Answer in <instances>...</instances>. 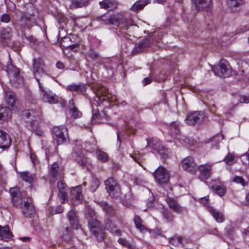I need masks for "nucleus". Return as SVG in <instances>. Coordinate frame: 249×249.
Instances as JSON below:
<instances>
[{"label":"nucleus","instance_id":"nucleus-1","mask_svg":"<svg viewBox=\"0 0 249 249\" xmlns=\"http://www.w3.org/2000/svg\"><path fill=\"white\" fill-rule=\"evenodd\" d=\"M13 204L19 206L23 215L26 217H31L35 213V209L31 198L27 196L24 192H21L18 188L10 189Z\"/></svg>","mask_w":249,"mask_h":249},{"label":"nucleus","instance_id":"nucleus-30","mask_svg":"<svg viewBox=\"0 0 249 249\" xmlns=\"http://www.w3.org/2000/svg\"><path fill=\"white\" fill-rule=\"evenodd\" d=\"M223 160L226 164L231 166L237 162V157L234 154L229 152Z\"/></svg>","mask_w":249,"mask_h":249},{"label":"nucleus","instance_id":"nucleus-48","mask_svg":"<svg viewBox=\"0 0 249 249\" xmlns=\"http://www.w3.org/2000/svg\"><path fill=\"white\" fill-rule=\"evenodd\" d=\"M87 55L92 60H97L100 58L99 54L92 50H89L87 53Z\"/></svg>","mask_w":249,"mask_h":249},{"label":"nucleus","instance_id":"nucleus-22","mask_svg":"<svg viewBox=\"0 0 249 249\" xmlns=\"http://www.w3.org/2000/svg\"><path fill=\"white\" fill-rule=\"evenodd\" d=\"M25 115L27 118L32 117V121H31L30 124L32 126H33V124L35 122H37L42 115V112L40 108H37L36 110L31 109L26 111Z\"/></svg>","mask_w":249,"mask_h":249},{"label":"nucleus","instance_id":"nucleus-3","mask_svg":"<svg viewBox=\"0 0 249 249\" xmlns=\"http://www.w3.org/2000/svg\"><path fill=\"white\" fill-rule=\"evenodd\" d=\"M36 11L34 6L30 4L28 5L25 16L21 17L18 24L21 27L30 28L36 24L35 13Z\"/></svg>","mask_w":249,"mask_h":249},{"label":"nucleus","instance_id":"nucleus-44","mask_svg":"<svg viewBox=\"0 0 249 249\" xmlns=\"http://www.w3.org/2000/svg\"><path fill=\"white\" fill-rule=\"evenodd\" d=\"M244 0H228V4L232 10L243 4Z\"/></svg>","mask_w":249,"mask_h":249},{"label":"nucleus","instance_id":"nucleus-32","mask_svg":"<svg viewBox=\"0 0 249 249\" xmlns=\"http://www.w3.org/2000/svg\"><path fill=\"white\" fill-rule=\"evenodd\" d=\"M69 108L71 115L74 119L81 117L82 113L74 106V101L72 99L70 100L69 101Z\"/></svg>","mask_w":249,"mask_h":249},{"label":"nucleus","instance_id":"nucleus-9","mask_svg":"<svg viewBox=\"0 0 249 249\" xmlns=\"http://www.w3.org/2000/svg\"><path fill=\"white\" fill-rule=\"evenodd\" d=\"M156 181L160 184L167 183L170 178L167 170L162 166H159L153 173Z\"/></svg>","mask_w":249,"mask_h":249},{"label":"nucleus","instance_id":"nucleus-50","mask_svg":"<svg viewBox=\"0 0 249 249\" xmlns=\"http://www.w3.org/2000/svg\"><path fill=\"white\" fill-rule=\"evenodd\" d=\"M57 22L60 25V28H64L66 24V19L63 15H61L57 18Z\"/></svg>","mask_w":249,"mask_h":249},{"label":"nucleus","instance_id":"nucleus-11","mask_svg":"<svg viewBox=\"0 0 249 249\" xmlns=\"http://www.w3.org/2000/svg\"><path fill=\"white\" fill-rule=\"evenodd\" d=\"M74 150V152L72 153V157L78 163L88 170L90 169L91 168V165L89 159L85 157L81 151H79V148L75 147Z\"/></svg>","mask_w":249,"mask_h":249},{"label":"nucleus","instance_id":"nucleus-21","mask_svg":"<svg viewBox=\"0 0 249 249\" xmlns=\"http://www.w3.org/2000/svg\"><path fill=\"white\" fill-rule=\"evenodd\" d=\"M213 191L220 196H224L227 192V188L224 183L218 180L212 186Z\"/></svg>","mask_w":249,"mask_h":249},{"label":"nucleus","instance_id":"nucleus-56","mask_svg":"<svg viewBox=\"0 0 249 249\" xmlns=\"http://www.w3.org/2000/svg\"><path fill=\"white\" fill-rule=\"evenodd\" d=\"M242 160L245 164H249V153H247L242 156Z\"/></svg>","mask_w":249,"mask_h":249},{"label":"nucleus","instance_id":"nucleus-16","mask_svg":"<svg viewBox=\"0 0 249 249\" xmlns=\"http://www.w3.org/2000/svg\"><path fill=\"white\" fill-rule=\"evenodd\" d=\"M70 197L71 203L73 205H77L82 202L83 196L81 194V186L80 185L71 189Z\"/></svg>","mask_w":249,"mask_h":249},{"label":"nucleus","instance_id":"nucleus-25","mask_svg":"<svg viewBox=\"0 0 249 249\" xmlns=\"http://www.w3.org/2000/svg\"><path fill=\"white\" fill-rule=\"evenodd\" d=\"M12 234L8 226L2 227L0 225V240L8 241L11 239Z\"/></svg>","mask_w":249,"mask_h":249},{"label":"nucleus","instance_id":"nucleus-37","mask_svg":"<svg viewBox=\"0 0 249 249\" xmlns=\"http://www.w3.org/2000/svg\"><path fill=\"white\" fill-rule=\"evenodd\" d=\"M103 210L109 216L113 215L115 214L114 209L106 202H101L99 203Z\"/></svg>","mask_w":249,"mask_h":249},{"label":"nucleus","instance_id":"nucleus-58","mask_svg":"<svg viewBox=\"0 0 249 249\" xmlns=\"http://www.w3.org/2000/svg\"><path fill=\"white\" fill-rule=\"evenodd\" d=\"M109 9H115L117 6V3L115 0H109Z\"/></svg>","mask_w":249,"mask_h":249},{"label":"nucleus","instance_id":"nucleus-57","mask_svg":"<svg viewBox=\"0 0 249 249\" xmlns=\"http://www.w3.org/2000/svg\"><path fill=\"white\" fill-rule=\"evenodd\" d=\"M0 20L2 22L7 23L10 21V18L8 15L4 14L1 16Z\"/></svg>","mask_w":249,"mask_h":249},{"label":"nucleus","instance_id":"nucleus-43","mask_svg":"<svg viewBox=\"0 0 249 249\" xmlns=\"http://www.w3.org/2000/svg\"><path fill=\"white\" fill-rule=\"evenodd\" d=\"M162 216L167 222L172 221L174 219L172 213L168 209H163L162 211Z\"/></svg>","mask_w":249,"mask_h":249},{"label":"nucleus","instance_id":"nucleus-52","mask_svg":"<svg viewBox=\"0 0 249 249\" xmlns=\"http://www.w3.org/2000/svg\"><path fill=\"white\" fill-rule=\"evenodd\" d=\"M11 31V29L8 28L2 30L1 32V36L3 39L8 38L10 36V34Z\"/></svg>","mask_w":249,"mask_h":249},{"label":"nucleus","instance_id":"nucleus-14","mask_svg":"<svg viewBox=\"0 0 249 249\" xmlns=\"http://www.w3.org/2000/svg\"><path fill=\"white\" fill-rule=\"evenodd\" d=\"M204 114L201 111H195L189 113L185 119L186 123L190 125L199 124L204 120Z\"/></svg>","mask_w":249,"mask_h":249},{"label":"nucleus","instance_id":"nucleus-49","mask_svg":"<svg viewBox=\"0 0 249 249\" xmlns=\"http://www.w3.org/2000/svg\"><path fill=\"white\" fill-rule=\"evenodd\" d=\"M170 128L173 133L177 134L179 132L178 124L176 122H172L170 124Z\"/></svg>","mask_w":249,"mask_h":249},{"label":"nucleus","instance_id":"nucleus-26","mask_svg":"<svg viewBox=\"0 0 249 249\" xmlns=\"http://www.w3.org/2000/svg\"><path fill=\"white\" fill-rule=\"evenodd\" d=\"M12 110L9 107L0 106V121H7L12 116Z\"/></svg>","mask_w":249,"mask_h":249},{"label":"nucleus","instance_id":"nucleus-46","mask_svg":"<svg viewBox=\"0 0 249 249\" xmlns=\"http://www.w3.org/2000/svg\"><path fill=\"white\" fill-rule=\"evenodd\" d=\"M100 185V181L97 178H93L92 179V184L90 187L91 191L94 192L98 188Z\"/></svg>","mask_w":249,"mask_h":249},{"label":"nucleus","instance_id":"nucleus-36","mask_svg":"<svg viewBox=\"0 0 249 249\" xmlns=\"http://www.w3.org/2000/svg\"><path fill=\"white\" fill-rule=\"evenodd\" d=\"M224 139V135L222 134H218L213 137L212 139V146L215 149L218 148L219 146V142Z\"/></svg>","mask_w":249,"mask_h":249},{"label":"nucleus","instance_id":"nucleus-60","mask_svg":"<svg viewBox=\"0 0 249 249\" xmlns=\"http://www.w3.org/2000/svg\"><path fill=\"white\" fill-rule=\"evenodd\" d=\"M131 157L136 162H138V163H140L141 160V158L139 157V155H135Z\"/></svg>","mask_w":249,"mask_h":249},{"label":"nucleus","instance_id":"nucleus-39","mask_svg":"<svg viewBox=\"0 0 249 249\" xmlns=\"http://www.w3.org/2000/svg\"><path fill=\"white\" fill-rule=\"evenodd\" d=\"M15 95L14 93L10 91L6 93L5 101L7 104L11 107H13L15 103Z\"/></svg>","mask_w":249,"mask_h":249},{"label":"nucleus","instance_id":"nucleus-42","mask_svg":"<svg viewBox=\"0 0 249 249\" xmlns=\"http://www.w3.org/2000/svg\"><path fill=\"white\" fill-rule=\"evenodd\" d=\"M59 168L58 164L55 162L51 165L50 173L51 177L53 178V181L55 180L56 178L57 177Z\"/></svg>","mask_w":249,"mask_h":249},{"label":"nucleus","instance_id":"nucleus-59","mask_svg":"<svg viewBox=\"0 0 249 249\" xmlns=\"http://www.w3.org/2000/svg\"><path fill=\"white\" fill-rule=\"evenodd\" d=\"M56 67L59 69H63L64 68L63 63L60 61H58L56 63Z\"/></svg>","mask_w":249,"mask_h":249},{"label":"nucleus","instance_id":"nucleus-6","mask_svg":"<svg viewBox=\"0 0 249 249\" xmlns=\"http://www.w3.org/2000/svg\"><path fill=\"white\" fill-rule=\"evenodd\" d=\"M212 70L215 75L223 78L230 76L231 73L230 66L226 60H221L218 64L212 66Z\"/></svg>","mask_w":249,"mask_h":249},{"label":"nucleus","instance_id":"nucleus-62","mask_svg":"<svg viewBox=\"0 0 249 249\" xmlns=\"http://www.w3.org/2000/svg\"><path fill=\"white\" fill-rule=\"evenodd\" d=\"M30 159L34 164H36V156L34 154H31Z\"/></svg>","mask_w":249,"mask_h":249},{"label":"nucleus","instance_id":"nucleus-4","mask_svg":"<svg viewBox=\"0 0 249 249\" xmlns=\"http://www.w3.org/2000/svg\"><path fill=\"white\" fill-rule=\"evenodd\" d=\"M88 219L90 232L98 241H102L104 239V232L99 227V222L95 217L93 212H91V215L88 217Z\"/></svg>","mask_w":249,"mask_h":249},{"label":"nucleus","instance_id":"nucleus-18","mask_svg":"<svg viewBox=\"0 0 249 249\" xmlns=\"http://www.w3.org/2000/svg\"><path fill=\"white\" fill-rule=\"evenodd\" d=\"M148 145L155 152L160 155H163L166 152L164 147L161 144L159 140L157 139H152L147 142Z\"/></svg>","mask_w":249,"mask_h":249},{"label":"nucleus","instance_id":"nucleus-61","mask_svg":"<svg viewBox=\"0 0 249 249\" xmlns=\"http://www.w3.org/2000/svg\"><path fill=\"white\" fill-rule=\"evenodd\" d=\"M152 82V79L149 78H145L143 80V85H146L151 83Z\"/></svg>","mask_w":249,"mask_h":249},{"label":"nucleus","instance_id":"nucleus-20","mask_svg":"<svg viewBox=\"0 0 249 249\" xmlns=\"http://www.w3.org/2000/svg\"><path fill=\"white\" fill-rule=\"evenodd\" d=\"M194 3L193 8L196 11L205 10L210 6L212 0H192Z\"/></svg>","mask_w":249,"mask_h":249},{"label":"nucleus","instance_id":"nucleus-15","mask_svg":"<svg viewBox=\"0 0 249 249\" xmlns=\"http://www.w3.org/2000/svg\"><path fill=\"white\" fill-rule=\"evenodd\" d=\"M182 168L192 174H195L196 170V164L193 158L191 157H187L181 162Z\"/></svg>","mask_w":249,"mask_h":249},{"label":"nucleus","instance_id":"nucleus-40","mask_svg":"<svg viewBox=\"0 0 249 249\" xmlns=\"http://www.w3.org/2000/svg\"><path fill=\"white\" fill-rule=\"evenodd\" d=\"M89 4L88 0H73L71 2V7L72 8L82 7Z\"/></svg>","mask_w":249,"mask_h":249},{"label":"nucleus","instance_id":"nucleus-45","mask_svg":"<svg viewBox=\"0 0 249 249\" xmlns=\"http://www.w3.org/2000/svg\"><path fill=\"white\" fill-rule=\"evenodd\" d=\"M71 230L69 227H66L64 232L62 235V238L64 241L68 242L71 240Z\"/></svg>","mask_w":249,"mask_h":249},{"label":"nucleus","instance_id":"nucleus-64","mask_svg":"<svg viewBox=\"0 0 249 249\" xmlns=\"http://www.w3.org/2000/svg\"><path fill=\"white\" fill-rule=\"evenodd\" d=\"M30 238L28 237H24L20 238V240L23 242H25L30 240Z\"/></svg>","mask_w":249,"mask_h":249},{"label":"nucleus","instance_id":"nucleus-19","mask_svg":"<svg viewBox=\"0 0 249 249\" xmlns=\"http://www.w3.org/2000/svg\"><path fill=\"white\" fill-rule=\"evenodd\" d=\"M66 89L71 92H75L84 94L87 90V86L84 83H79L78 84L73 83L68 85Z\"/></svg>","mask_w":249,"mask_h":249},{"label":"nucleus","instance_id":"nucleus-54","mask_svg":"<svg viewBox=\"0 0 249 249\" xmlns=\"http://www.w3.org/2000/svg\"><path fill=\"white\" fill-rule=\"evenodd\" d=\"M118 242L120 244L128 248H130L131 247V245L125 239L120 238L118 239Z\"/></svg>","mask_w":249,"mask_h":249},{"label":"nucleus","instance_id":"nucleus-27","mask_svg":"<svg viewBox=\"0 0 249 249\" xmlns=\"http://www.w3.org/2000/svg\"><path fill=\"white\" fill-rule=\"evenodd\" d=\"M209 212L218 223H222L224 221L225 217L223 213L219 211H217L213 208H210L208 209Z\"/></svg>","mask_w":249,"mask_h":249},{"label":"nucleus","instance_id":"nucleus-8","mask_svg":"<svg viewBox=\"0 0 249 249\" xmlns=\"http://www.w3.org/2000/svg\"><path fill=\"white\" fill-rule=\"evenodd\" d=\"M39 89L41 91L40 94L42 100L49 104H55L58 101V97L54 93L50 90H46L40 84L38 79L36 78Z\"/></svg>","mask_w":249,"mask_h":249},{"label":"nucleus","instance_id":"nucleus-63","mask_svg":"<svg viewBox=\"0 0 249 249\" xmlns=\"http://www.w3.org/2000/svg\"><path fill=\"white\" fill-rule=\"evenodd\" d=\"M245 204L246 205H249V193L246 196Z\"/></svg>","mask_w":249,"mask_h":249},{"label":"nucleus","instance_id":"nucleus-23","mask_svg":"<svg viewBox=\"0 0 249 249\" xmlns=\"http://www.w3.org/2000/svg\"><path fill=\"white\" fill-rule=\"evenodd\" d=\"M11 143V140L9 135L0 129V148H7L10 146Z\"/></svg>","mask_w":249,"mask_h":249},{"label":"nucleus","instance_id":"nucleus-10","mask_svg":"<svg viewBox=\"0 0 249 249\" xmlns=\"http://www.w3.org/2000/svg\"><path fill=\"white\" fill-rule=\"evenodd\" d=\"M53 134V137L56 140L58 144L66 142L68 138L67 129L64 126L54 127Z\"/></svg>","mask_w":249,"mask_h":249},{"label":"nucleus","instance_id":"nucleus-51","mask_svg":"<svg viewBox=\"0 0 249 249\" xmlns=\"http://www.w3.org/2000/svg\"><path fill=\"white\" fill-rule=\"evenodd\" d=\"M182 238L181 237H174L170 240V243L173 245L178 246L181 244Z\"/></svg>","mask_w":249,"mask_h":249},{"label":"nucleus","instance_id":"nucleus-53","mask_svg":"<svg viewBox=\"0 0 249 249\" xmlns=\"http://www.w3.org/2000/svg\"><path fill=\"white\" fill-rule=\"evenodd\" d=\"M199 201L204 206L208 207L209 209L211 208L209 199L208 196H205L204 197L201 198L199 199Z\"/></svg>","mask_w":249,"mask_h":249},{"label":"nucleus","instance_id":"nucleus-31","mask_svg":"<svg viewBox=\"0 0 249 249\" xmlns=\"http://www.w3.org/2000/svg\"><path fill=\"white\" fill-rule=\"evenodd\" d=\"M106 228L110 232L116 235L120 236L121 234V231L118 229L109 220H108L106 223Z\"/></svg>","mask_w":249,"mask_h":249},{"label":"nucleus","instance_id":"nucleus-13","mask_svg":"<svg viewBox=\"0 0 249 249\" xmlns=\"http://www.w3.org/2000/svg\"><path fill=\"white\" fill-rule=\"evenodd\" d=\"M32 71L36 79H38L37 74L41 75L46 73V66L43 61L39 57L33 59Z\"/></svg>","mask_w":249,"mask_h":249},{"label":"nucleus","instance_id":"nucleus-38","mask_svg":"<svg viewBox=\"0 0 249 249\" xmlns=\"http://www.w3.org/2000/svg\"><path fill=\"white\" fill-rule=\"evenodd\" d=\"M19 175L21 178L24 181L32 183L34 181L35 176L30 174L28 172H20Z\"/></svg>","mask_w":249,"mask_h":249},{"label":"nucleus","instance_id":"nucleus-55","mask_svg":"<svg viewBox=\"0 0 249 249\" xmlns=\"http://www.w3.org/2000/svg\"><path fill=\"white\" fill-rule=\"evenodd\" d=\"M109 0H104L99 2V4L102 8L109 9Z\"/></svg>","mask_w":249,"mask_h":249},{"label":"nucleus","instance_id":"nucleus-29","mask_svg":"<svg viewBox=\"0 0 249 249\" xmlns=\"http://www.w3.org/2000/svg\"><path fill=\"white\" fill-rule=\"evenodd\" d=\"M96 141L95 138L91 137L85 143V149L89 152H92L94 150H96Z\"/></svg>","mask_w":249,"mask_h":249},{"label":"nucleus","instance_id":"nucleus-47","mask_svg":"<svg viewBox=\"0 0 249 249\" xmlns=\"http://www.w3.org/2000/svg\"><path fill=\"white\" fill-rule=\"evenodd\" d=\"M232 181L236 183L241 184L243 187L248 184V182L245 181L244 178L240 176H235L232 179Z\"/></svg>","mask_w":249,"mask_h":249},{"label":"nucleus","instance_id":"nucleus-24","mask_svg":"<svg viewBox=\"0 0 249 249\" xmlns=\"http://www.w3.org/2000/svg\"><path fill=\"white\" fill-rule=\"evenodd\" d=\"M166 201L169 206V207L175 212L181 213L183 212V208L180 206L175 199L167 197L166 199Z\"/></svg>","mask_w":249,"mask_h":249},{"label":"nucleus","instance_id":"nucleus-7","mask_svg":"<svg viewBox=\"0 0 249 249\" xmlns=\"http://www.w3.org/2000/svg\"><path fill=\"white\" fill-rule=\"evenodd\" d=\"M109 195L115 198L120 197L121 191L117 181L113 178H109L105 182Z\"/></svg>","mask_w":249,"mask_h":249},{"label":"nucleus","instance_id":"nucleus-33","mask_svg":"<svg viewBox=\"0 0 249 249\" xmlns=\"http://www.w3.org/2000/svg\"><path fill=\"white\" fill-rule=\"evenodd\" d=\"M57 187L59 191L58 196L63 200V203L66 198L65 185L60 180L58 182Z\"/></svg>","mask_w":249,"mask_h":249},{"label":"nucleus","instance_id":"nucleus-17","mask_svg":"<svg viewBox=\"0 0 249 249\" xmlns=\"http://www.w3.org/2000/svg\"><path fill=\"white\" fill-rule=\"evenodd\" d=\"M8 74L11 81L18 82V84L23 83L22 78L20 76L19 70L16 67L11 66L8 68Z\"/></svg>","mask_w":249,"mask_h":249},{"label":"nucleus","instance_id":"nucleus-12","mask_svg":"<svg viewBox=\"0 0 249 249\" xmlns=\"http://www.w3.org/2000/svg\"><path fill=\"white\" fill-rule=\"evenodd\" d=\"M213 163H205L201 164L196 167L198 171L199 178L201 180H205L208 179L213 173Z\"/></svg>","mask_w":249,"mask_h":249},{"label":"nucleus","instance_id":"nucleus-34","mask_svg":"<svg viewBox=\"0 0 249 249\" xmlns=\"http://www.w3.org/2000/svg\"><path fill=\"white\" fill-rule=\"evenodd\" d=\"M149 2V0H140L132 5L131 9L134 11H138L142 9Z\"/></svg>","mask_w":249,"mask_h":249},{"label":"nucleus","instance_id":"nucleus-5","mask_svg":"<svg viewBox=\"0 0 249 249\" xmlns=\"http://www.w3.org/2000/svg\"><path fill=\"white\" fill-rule=\"evenodd\" d=\"M93 89L96 96L100 101H107L108 102L116 101V97L113 96L108 92V89L102 85L99 84H95Z\"/></svg>","mask_w":249,"mask_h":249},{"label":"nucleus","instance_id":"nucleus-2","mask_svg":"<svg viewBox=\"0 0 249 249\" xmlns=\"http://www.w3.org/2000/svg\"><path fill=\"white\" fill-rule=\"evenodd\" d=\"M95 19L104 24L116 25L119 26L120 28L125 30L127 29L128 26L125 19L118 15L107 13L101 16L96 17Z\"/></svg>","mask_w":249,"mask_h":249},{"label":"nucleus","instance_id":"nucleus-35","mask_svg":"<svg viewBox=\"0 0 249 249\" xmlns=\"http://www.w3.org/2000/svg\"><path fill=\"white\" fill-rule=\"evenodd\" d=\"M134 221L136 228L141 232H144L147 231V229L142 224V220L139 216H135Z\"/></svg>","mask_w":249,"mask_h":249},{"label":"nucleus","instance_id":"nucleus-41","mask_svg":"<svg viewBox=\"0 0 249 249\" xmlns=\"http://www.w3.org/2000/svg\"><path fill=\"white\" fill-rule=\"evenodd\" d=\"M96 157L101 162H104L108 160V156L107 154L100 149L96 150Z\"/></svg>","mask_w":249,"mask_h":249},{"label":"nucleus","instance_id":"nucleus-28","mask_svg":"<svg viewBox=\"0 0 249 249\" xmlns=\"http://www.w3.org/2000/svg\"><path fill=\"white\" fill-rule=\"evenodd\" d=\"M67 216L71 226L76 229H78L79 225L76 213L71 210L68 213Z\"/></svg>","mask_w":249,"mask_h":249}]
</instances>
